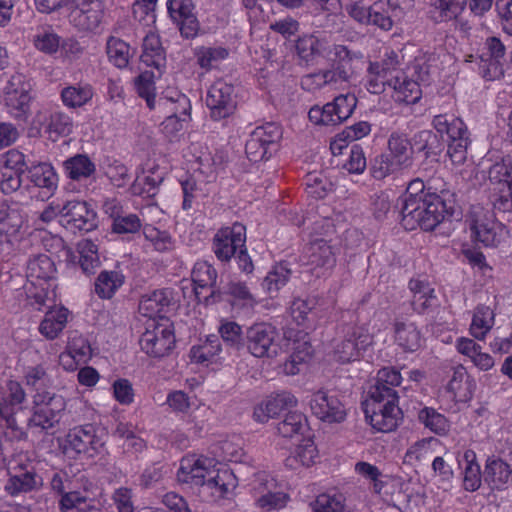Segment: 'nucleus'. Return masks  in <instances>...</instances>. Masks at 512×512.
<instances>
[{
    "instance_id": "obj_25",
    "label": "nucleus",
    "mask_w": 512,
    "mask_h": 512,
    "mask_svg": "<svg viewBox=\"0 0 512 512\" xmlns=\"http://www.w3.org/2000/svg\"><path fill=\"white\" fill-rule=\"evenodd\" d=\"M298 398L290 391L281 390L268 395L253 410V419L258 423H267L278 417L283 411L297 407Z\"/></svg>"
},
{
    "instance_id": "obj_11",
    "label": "nucleus",
    "mask_w": 512,
    "mask_h": 512,
    "mask_svg": "<svg viewBox=\"0 0 512 512\" xmlns=\"http://www.w3.org/2000/svg\"><path fill=\"white\" fill-rule=\"evenodd\" d=\"M471 238L486 248H497L506 243L510 232L506 225L488 211H475L469 220Z\"/></svg>"
},
{
    "instance_id": "obj_17",
    "label": "nucleus",
    "mask_w": 512,
    "mask_h": 512,
    "mask_svg": "<svg viewBox=\"0 0 512 512\" xmlns=\"http://www.w3.org/2000/svg\"><path fill=\"white\" fill-rule=\"evenodd\" d=\"M205 102L213 120L228 118L234 113L237 105L234 86L222 79L216 80L209 87Z\"/></svg>"
},
{
    "instance_id": "obj_39",
    "label": "nucleus",
    "mask_w": 512,
    "mask_h": 512,
    "mask_svg": "<svg viewBox=\"0 0 512 512\" xmlns=\"http://www.w3.org/2000/svg\"><path fill=\"white\" fill-rule=\"evenodd\" d=\"M445 392L456 403H466L472 399L471 381L463 365L452 367V375L445 385Z\"/></svg>"
},
{
    "instance_id": "obj_9",
    "label": "nucleus",
    "mask_w": 512,
    "mask_h": 512,
    "mask_svg": "<svg viewBox=\"0 0 512 512\" xmlns=\"http://www.w3.org/2000/svg\"><path fill=\"white\" fill-rule=\"evenodd\" d=\"M66 409V400L62 395L50 391H38L33 396L32 415L28 426L50 430L59 424Z\"/></svg>"
},
{
    "instance_id": "obj_54",
    "label": "nucleus",
    "mask_w": 512,
    "mask_h": 512,
    "mask_svg": "<svg viewBox=\"0 0 512 512\" xmlns=\"http://www.w3.org/2000/svg\"><path fill=\"white\" fill-rule=\"evenodd\" d=\"M278 432L286 438L303 436L308 429L306 416L298 411L289 412L283 421L278 424Z\"/></svg>"
},
{
    "instance_id": "obj_38",
    "label": "nucleus",
    "mask_w": 512,
    "mask_h": 512,
    "mask_svg": "<svg viewBox=\"0 0 512 512\" xmlns=\"http://www.w3.org/2000/svg\"><path fill=\"white\" fill-rule=\"evenodd\" d=\"M393 337L395 344L406 353L418 351L424 340L418 326L408 320L395 322Z\"/></svg>"
},
{
    "instance_id": "obj_46",
    "label": "nucleus",
    "mask_w": 512,
    "mask_h": 512,
    "mask_svg": "<svg viewBox=\"0 0 512 512\" xmlns=\"http://www.w3.org/2000/svg\"><path fill=\"white\" fill-rule=\"evenodd\" d=\"M318 458V451L309 437L303 438L301 443L297 445L294 451L287 457L285 465L291 469H298L300 467H310Z\"/></svg>"
},
{
    "instance_id": "obj_14",
    "label": "nucleus",
    "mask_w": 512,
    "mask_h": 512,
    "mask_svg": "<svg viewBox=\"0 0 512 512\" xmlns=\"http://www.w3.org/2000/svg\"><path fill=\"white\" fill-rule=\"evenodd\" d=\"M506 47L498 37H488L478 49V73L486 81L504 76Z\"/></svg>"
},
{
    "instance_id": "obj_16",
    "label": "nucleus",
    "mask_w": 512,
    "mask_h": 512,
    "mask_svg": "<svg viewBox=\"0 0 512 512\" xmlns=\"http://www.w3.org/2000/svg\"><path fill=\"white\" fill-rule=\"evenodd\" d=\"M488 178L493 185V205L501 212L512 211V164L502 160L491 165Z\"/></svg>"
},
{
    "instance_id": "obj_57",
    "label": "nucleus",
    "mask_w": 512,
    "mask_h": 512,
    "mask_svg": "<svg viewBox=\"0 0 512 512\" xmlns=\"http://www.w3.org/2000/svg\"><path fill=\"white\" fill-rule=\"evenodd\" d=\"M404 414L399 407L397 391L386 386V433L395 431L403 422Z\"/></svg>"
},
{
    "instance_id": "obj_44",
    "label": "nucleus",
    "mask_w": 512,
    "mask_h": 512,
    "mask_svg": "<svg viewBox=\"0 0 512 512\" xmlns=\"http://www.w3.org/2000/svg\"><path fill=\"white\" fill-rule=\"evenodd\" d=\"M140 59L146 66L154 67L157 70H161L165 66L166 57L157 34L150 32L145 36Z\"/></svg>"
},
{
    "instance_id": "obj_64",
    "label": "nucleus",
    "mask_w": 512,
    "mask_h": 512,
    "mask_svg": "<svg viewBox=\"0 0 512 512\" xmlns=\"http://www.w3.org/2000/svg\"><path fill=\"white\" fill-rule=\"evenodd\" d=\"M66 349L74 355L76 360L87 363L92 357V348L89 341L81 334L70 335Z\"/></svg>"
},
{
    "instance_id": "obj_56",
    "label": "nucleus",
    "mask_w": 512,
    "mask_h": 512,
    "mask_svg": "<svg viewBox=\"0 0 512 512\" xmlns=\"http://www.w3.org/2000/svg\"><path fill=\"white\" fill-rule=\"evenodd\" d=\"M67 176L73 180L88 178L95 172V165L86 155H75L64 162Z\"/></svg>"
},
{
    "instance_id": "obj_2",
    "label": "nucleus",
    "mask_w": 512,
    "mask_h": 512,
    "mask_svg": "<svg viewBox=\"0 0 512 512\" xmlns=\"http://www.w3.org/2000/svg\"><path fill=\"white\" fill-rule=\"evenodd\" d=\"M386 47V84L393 89L391 97L397 103L406 105L417 103L422 90L417 81L409 78L402 70L397 71L404 62L405 46L402 33L394 32Z\"/></svg>"
},
{
    "instance_id": "obj_1",
    "label": "nucleus",
    "mask_w": 512,
    "mask_h": 512,
    "mask_svg": "<svg viewBox=\"0 0 512 512\" xmlns=\"http://www.w3.org/2000/svg\"><path fill=\"white\" fill-rule=\"evenodd\" d=\"M57 268L47 254L31 256L26 264L27 283L23 286L27 303L41 310L56 300Z\"/></svg>"
},
{
    "instance_id": "obj_59",
    "label": "nucleus",
    "mask_w": 512,
    "mask_h": 512,
    "mask_svg": "<svg viewBox=\"0 0 512 512\" xmlns=\"http://www.w3.org/2000/svg\"><path fill=\"white\" fill-rule=\"evenodd\" d=\"M34 47L47 55L56 53L60 48V37L49 27H40L33 35Z\"/></svg>"
},
{
    "instance_id": "obj_32",
    "label": "nucleus",
    "mask_w": 512,
    "mask_h": 512,
    "mask_svg": "<svg viewBox=\"0 0 512 512\" xmlns=\"http://www.w3.org/2000/svg\"><path fill=\"white\" fill-rule=\"evenodd\" d=\"M307 271L316 278L326 276L335 265L331 246L324 239L311 242L305 252Z\"/></svg>"
},
{
    "instance_id": "obj_8",
    "label": "nucleus",
    "mask_w": 512,
    "mask_h": 512,
    "mask_svg": "<svg viewBox=\"0 0 512 512\" xmlns=\"http://www.w3.org/2000/svg\"><path fill=\"white\" fill-rule=\"evenodd\" d=\"M157 105V110L168 114L161 123V131L172 140L183 130L189 118L190 100L177 90H167L158 98Z\"/></svg>"
},
{
    "instance_id": "obj_23",
    "label": "nucleus",
    "mask_w": 512,
    "mask_h": 512,
    "mask_svg": "<svg viewBox=\"0 0 512 512\" xmlns=\"http://www.w3.org/2000/svg\"><path fill=\"white\" fill-rule=\"evenodd\" d=\"M61 225L73 233L91 231L97 227L96 213L85 201H67L64 203Z\"/></svg>"
},
{
    "instance_id": "obj_42",
    "label": "nucleus",
    "mask_w": 512,
    "mask_h": 512,
    "mask_svg": "<svg viewBox=\"0 0 512 512\" xmlns=\"http://www.w3.org/2000/svg\"><path fill=\"white\" fill-rule=\"evenodd\" d=\"M467 0H435L429 10L430 19L436 23L456 20L464 11Z\"/></svg>"
},
{
    "instance_id": "obj_47",
    "label": "nucleus",
    "mask_w": 512,
    "mask_h": 512,
    "mask_svg": "<svg viewBox=\"0 0 512 512\" xmlns=\"http://www.w3.org/2000/svg\"><path fill=\"white\" fill-rule=\"evenodd\" d=\"M390 151L389 158L386 157V175L397 166L407 164L409 160L410 142L404 135L392 134L388 140Z\"/></svg>"
},
{
    "instance_id": "obj_5",
    "label": "nucleus",
    "mask_w": 512,
    "mask_h": 512,
    "mask_svg": "<svg viewBox=\"0 0 512 512\" xmlns=\"http://www.w3.org/2000/svg\"><path fill=\"white\" fill-rule=\"evenodd\" d=\"M426 180L415 178L407 186L403 198L399 199L400 208L397 218L406 231L420 228L425 231L424 219L427 217L426 204L428 203Z\"/></svg>"
},
{
    "instance_id": "obj_12",
    "label": "nucleus",
    "mask_w": 512,
    "mask_h": 512,
    "mask_svg": "<svg viewBox=\"0 0 512 512\" xmlns=\"http://www.w3.org/2000/svg\"><path fill=\"white\" fill-rule=\"evenodd\" d=\"M276 327L268 323H256L245 333L248 352L256 358H275L284 352Z\"/></svg>"
},
{
    "instance_id": "obj_60",
    "label": "nucleus",
    "mask_w": 512,
    "mask_h": 512,
    "mask_svg": "<svg viewBox=\"0 0 512 512\" xmlns=\"http://www.w3.org/2000/svg\"><path fill=\"white\" fill-rule=\"evenodd\" d=\"M291 270L286 263H278L272 267L264 278L262 286L270 294L277 293L289 281Z\"/></svg>"
},
{
    "instance_id": "obj_20",
    "label": "nucleus",
    "mask_w": 512,
    "mask_h": 512,
    "mask_svg": "<svg viewBox=\"0 0 512 512\" xmlns=\"http://www.w3.org/2000/svg\"><path fill=\"white\" fill-rule=\"evenodd\" d=\"M82 485L70 489L64 493L59 500V509L62 512H67L76 509L77 512H95L99 511L102 507V502L99 495L96 493V488L87 479H81Z\"/></svg>"
},
{
    "instance_id": "obj_43",
    "label": "nucleus",
    "mask_w": 512,
    "mask_h": 512,
    "mask_svg": "<svg viewBox=\"0 0 512 512\" xmlns=\"http://www.w3.org/2000/svg\"><path fill=\"white\" fill-rule=\"evenodd\" d=\"M69 311L64 307L49 310L40 322L39 333L48 340L56 339L65 328Z\"/></svg>"
},
{
    "instance_id": "obj_4",
    "label": "nucleus",
    "mask_w": 512,
    "mask_h": 512,
    "mask_svg": "<svg viewBox=\"0 0 512 512\" xmlns=\"http://www.w3.org/2000/svg\"><path fill=\"white\" fill-rule=\"evenodd\" d=\"M26 393L17 381H9L0 388V433L10 440H22L26 432L16 420V414L23 409Z\"/></svg>"
},
{
    "instance_id": "obj_27",
    "label": "nucleus",
    "mask_w": 512,
    "mask_h": 512,
    "mask_svg": "<svg viewBox=\"0 0 512 512\" xmlns=\"http://www.w3.org/2000/svg\"><path fill=\"white\" fill-rule=\"evenodd\" d=\"M217 466L214 458L198 455H186L180 461L177 479L181 483L203 486L208 473Z\"/></svg>"
},
{
    "instance_id": "obj_51",
    "label": "nucleus",
    "mask_w": 512,
    "mask_h": 512,
    "mask_svg": "<svg viewBox=\"0 0 512 512\" xmlns=\"http://www.w3.org/2000/svg\"><path fill=\"white\" fill-rule=\"evenodd\" d=\"M221 350L217 337L209 336L203 343L193 346L189 355L192 362L208 366L215 361Z\"/></svg>"
},
{
    "instance_id": "obj_22",
    "label": "nucleus",
    "mask_w": 512,
    "mask_h": 512,
    "mask_svg": "<svg viewBox=\"0 0 512 512\" xmlns=\"http://www.w3.org/2000/svg\"><path fill=\"white\" fill-rule=\"evenodd\" d=\"M276 486L275 480L266 472L255 474L252 482L255 504L264 512L284 508L289 500V496L280 491H272Z\"/></svg>"
},
{
    "instance_id": "obj_33",
    "label": "nucleus",
    "mask_w": 512,
    "mask_h": 512,
    "mask_svg": "<svg viewBox=\"0 0 512 512\" xmlns=\"http://www.w3.org/2000/svg\"><path fill=\"white\" fill-rule=\"evenodd\" d=\"M174 293L171 288L156 289L142 295L139 302V312L148 320L165 318L169 307L174 303Z\"/></svg>"
},
{
    "instance_id": "obj_35",
    "label": "nucleus",
    "mask_w": 512,
    "mask_h": 512,
    "mask_svg": "<svg viewBox=\"0 0 512 512\" xmlns=\"http://www.w3.org/2000/svg\"><path fill=\"white\" fill-rule=\"evenodd\" d=\"M194 294L198 302L207 301L214 294L217 279L215 268L207 261H198L192 270Z\"/></svg>"
},
{
    "instance_id": "obj_29",
    "label": "nucleus",
    "mask_w": 512,
    "mask_h": 512,
    "mask_svg": "<svg viewBox=\"0 0 512 512\" xmlns=\"http://www.w3.org/2000/svg\"><path fill=\"white\" fill-rule=\"evenodd\" d=\"M43 484L42 477L37 473L33 461H20L12 468L5 490L12 496L38 489Z\"/></svg>"
},
{
    "instance_id": "obj_6",
    "label": "nucleus",
    "mask_w": 512,
    "mask_h": 512,
    "mask_svg": "<svg viewBox=\"0 0 512 512\" xmlns=\"http://www.w3.org/2000/svg\"><path fill=\"white\" fill-rule=\"evenodd\" d=\"M27 234V219L15 203H0V259L9 257Z\"/></svg>"
},
{
    "instance_id": "obj_58",
    "label": "nucleus",
    "mask_w": 512,
    "mask_h": 512,
    "mask_svg": "<svg viewBox=\"0 0 512 512\" xmlns=\"http://www.w3.org/2000/svg\"><path fill=\"white\" fill-rule=\"evenodd\" d=\"M154 78L155 76L152 72L144 71L134 80V87L137 94L146 101L147 106L151 110L158 108Z\"/></svg>"
},
{
    "instance_id": "obj_19",
    "label": "nucleus",
    "mask_w": 512,
    "mask_h": 512,
    "mask_svg": "<svg viewBox=\"0 0 512 512\" xmlns=\"http://www.w3.org/2000/svg\"><path fill=\"white\" fill-rule=\"evenodd\" d=\"M31 85L21 74L11 76L3 90L7 112L16 119L25 118L29 111Z\"/></svg>"
},
{
    "instance_id": "obj_52",
    "label": "nucleus",
    "mask_w": 512,
    "mask_h": 512,
    "mask_svg": "<svg viewBox=\"0 0 512 512\" xmlns=\"http://www.w3.org/2000/svg\"><path fill=\"white\" fill-rule=\"evenodd\" d=\"M327 44L326 37L314 34L304 35L298 39L296 49L302 59L309 61L316 55H325Z\"/></svg>"
},
{
    "instance_id": "obj_24",
    "label": "nucleus",
    "mask_w": 512,
    "mask_h": 512,
    "mask_svg": "<svg viewBox=\"0 0 512 512\" xmlns=\"http://www.w3.org/2000/svg\"><path fill=\"white\" fill-rule=\"evenodd\" d=\"M309 406L312 414L326 423H340L347 415L339 398L322 389L311 394Z\"/></svg>"
},
{
    "instance_id": "obj_31",
    "label": "nucleus",
    "mask_w": 512,
    "mask_h": 512,
    "mask_svg": "<svg viewBox=\"0 0 512 512\" xmlns=\"http://www.w3.org/2000/svg\"><path fill=\"white\" fill-rule=\"evenodd\" d=\"M33 126L38 132L44 130L54 141L73 131V121L70 116L64 112L49 109H42L36 113L33 118Z\"/></svg>"
},
{
    "instance_id": "obj_37",
    "label": "nucleus",
    "mask_w": 512,
    "mask_h": 512,
    "mask_svg": "<svg viewBox=\"0 0 512 512\" xmlns=\"http://www.w3.org/2000/svg\"><path fill=\"white\" fill-rule=\"evenodd\" d=\"M28 178L35 187L41 189L42 200L49 199L57 190L58 175L49 163L32 165L28 169Z\"/></svg>"
},
{
    "instance_id": "obj_18",
    "label": "nucleus",
    "mask_w": 512,
    "mask_h": 512,
    "mask_svg": "<svg viewBox=\"0 0 512 512\" xmlns=\"http://www.w3.org/2000/svg\"><path fill=\"white\" fill-rule=\"evenodd\" d=\"M237 486L238 479L233 471L217 461V466L208 473L201 493L212 502H220L232 498Z\"/></svg>"
},
{
    "instance_id": "obj_50",
    "label": "nucleus",
    "mask_w": 512,
    "mask_h": 512,
    "mask_svg": "<svg viewBox=\"0 0 512 512\" xmlns=\"http://www.w3.org/2000/svg\"><path fill=\"white\" fill-rule=\"evenodd\" d=\"M418 420L432 433L445 436L450 430V421L435 408L425 406L418 412Z\"/></svg>"
},
{
    "instance_id": "obj_55",
    "label": "nucleus",
    "mask_w": 512,
    "mask_h": 512,
    "mask_svg": "<svg viewBox=\"0 0 512 512\" xmlns=\"http://www.w3.org/2000/svg\"><path fill=\"white\" fill-rule=\"evenodd\" d=\"M93 97V89L88 84H77L65 87L61 92L63 104L69 108H77L88 103Z\"/></svg>"
},
{
    "instance_id": "obj_63",
    "label": "nucleus",
    "mask_w": 512,
    "mask_h": 512,
    "mask_svg": "<svg viewBox=\"0 0 512 512\" xmlns=\"http://www.w3.org/2000/svg\"><path fill=\"white\" fill-rule=\"evenodd\" d=\"M410 289L414 292L413 308L418 313H424L436 301L434 289L424 286L421 282H410Z\"/></svg>"
},
{
    "instance_id": "obj_28",
    "label": "nucleus",
    "mask_w": 512,
    "mask_h": 512,
    "mask_svg": "<svg viewBox=\"0 0 512 512\" xmlns=\"http://www.w3.org/2000/svg\"><path fill=\"white\" fill-rule=\"evenodd\" d=\"M361 404L366 423L376 432L384 431V384L380 379L364 392Z\"/></svg>"
},
{
    "instance_id": "obj_36",
    "label": "nucleus",
    "mask_w": 512,
    "mask_h": 512,
    "mask_svg": "<svg viewBox=\"0 0 512 512\" xmlns=\"http://www.w3.org/2000/svg\"><path fill=\"white\" fill-rule=\"evenodd\" d=\"M483 480L491 490L503 491L512 483V468L501 458L488 457L483 471Z\"/></svg>"
},
{
    "instance_id": "obj_45",
    "label": "nucleus",
    "mask_w": 512,
    "mask_h": 512,
    "mask_svg": "<svg viewBox=\"0 0 512 512\" xmlns=\"http://www.w3.org/2000/svg\"><path fill=\"white\" fill-rule=\"evenodd\" d=\"M347 13L359 23L373 24L380 28L384 26V4L376 1L368 9L355 2L346 7Z\"/></svg>"
},
{
    "instance_id": "obj_21",
    "label": "nucleus",
    "mask_w": 512,
    "mask_h": 512,
    "mask_svg": "<svg viewBox=\"0 0 512 512\" xmlns=\"http://www.w3.org/2000/svg\"><path fill=\"white\" fill-rule=\"evenodd\" d=\"M104 440L96 434L91 425L75 427L66 436L64 449L66 453L84 454L93 458L104 449Z\"/></svg>"
},
{
    "instance_id": "obj_7",
    "label": "nucleus",
    "mask_w": 512,
    "mask_h": 512,
    "mask_svg": "<svg viewBox=\"0 0 512 512\" xmlns=\"http://www.w3.org/2000/svg\"><path fill=\"white\" fill-rule=\"evenodd\" d=\"M175 343L174 328L167 318L148 320L139 339L141 350L153 358L168 356Z\"/></svg>"
},
{
    "instance_id": "obj_10",
    "label": "nucleus",
    "mask_w": 512,
    "mask_h": 512,
    "mask_svg": "<svg viewBox=\"0 0 512 512\" xmlns=\"http://www.w3.org/2000/svg\"><path fill=\"white\" fill-rule=\"evenodd\" d=\"M433 127L439 133L442 142L431 131L419 133V139L424 142L421 149L426 155L440 153L444 142L468 135V130L461 118L454 114L444 113L434 116Z\"/></svg>"
},
{
    "instance_id": "obj_30",
    "label": "nucleus",
    "mask_w": 512,
    "mask_h": 512,
    "mask_svg": "<svg viewBox=\"0 0 512 512\" xmlns=\"http://www.w3.org/2000/svg\"><path fill=\"white\" fill-rule=\"evenodd\" d=\"M69 6V21L79 30L90 31L99 26L103 13L100 0H72Z\"/></svg>"
},
{
    "instance_id": "obj_13",
    "label": "nucleus",
    "mask_w": 512,
    "mask_h": 512,
    "mask_svg": "<svg viewBox=\"0 0 512 512\" xmlns=\"http://www.w3.org/2000/svg\"><path fill=\"white\" fill-rule=\"evenodd\" d=\"M369 337L356 326L344 327L330 343L328 356L331 360L346 364L356 361L368 344Z\"/></svg>"
},
{
    "instance_id": "obj_41",
    "label": "nucleus",
    "mask_w": 512,
    "mask_h": 512,
    "mask_svg": "<svg viewBox=\"0 0 512 512\" xmlns=\"http://www.w3.org/2000/svg\"><path fill=\"white\" fill-rule=\"evenodd\" d=\"M495 317L496 313L491 307L478 304L474 308L469 326L470 335L478 341H484L495 325Z\"/></svg>"
},
{
    "instance_id": "obj_62",
    "label": "nucleus",
    "mask_w": 512,
    "mask_h": 512,
    "mask_svg": "<svg viewBox=\"0 0 512 512\" xmlns=\"http://www.w3.org/2000/svg\"><path fill=\"white\" fill-rule=\"evenodd\" d=\"M107 55L116 67L124 68L129 63L130 47L123 40L111 37L107 41Z\"/></svg>"
},
{
    "instance_id": "obj_48",
    "label": "nucleus",
    "mask_w": 512,
    "mask_h": 512,
    "mask_svg": "<svg viewBox=\"0 0 512 512\" xmlns=\"http://www.w3.org/2000/svg\"><path fill=\"white\" fill-rule=\"evenodd\" d=\"M124 281L125 277L120 271L103 270L95 280V293L101 299H111Z\"/></svg>"
},
{
    "instance_id": "obj_15",
    "label": "nucleus",
    "mask_w": 512,
    "mask_h": 512,
    "mask_svg": "<svg viewBox=\"0 0 512 512\" xmlns=\"http://www.w3.org/2000/svg\"><path fill=\"white\" fill-rule=\"evenodd\" d=\"M356 105L357 98L354 94H342L322 107H312L308 117L316 125H338L352 115Z\"/></svg>"
},
{
    "instance_id": "obj_26",
    "label": "nucleus",
    "mask_w": 512,
    "mask_h": 512,
    "mask_svg": "<svg viewBox=\"0 0 512 512\" xmlns=\"http://www.w3.org/2000/svg\"><path fill=\"white\" fill-rule=\"evenodd\" d=\"M246 228L241 223L221 228L214 237L213 250L221 261H228L238 250L244 248Z\"/></svg>"
},
{
    "instance_id": "obj_49",
    "label": "nucleus",
    "mask_w": 512,
    "mask_h": 512,
    "mask_svg": "<svg viewBox=\"0 0 512 512\" xmlns=\"http://www.w3.org/2000/svg\"><path fill=\"white\" fill-rule=\"evenodd\" d=\"M163 181V173L159 167L154 163L148 161L133 184V192L135 194H151L161 182Z\"/></svg>"
},
{
    "instance_id": "obj_61",
    "label": "nucleus",
    "mask_w": 512,
    "mask_h": 512,
    "mask_svg": "<svg viewBox=\"0 0 512 512\" xmlns=\"http://www.w3.org/2000/svg\"><path fill=\"white\" fill-rule=\"evenodd\" d=\"M224 47H199L195 50L197 63L203 69L209 70L228 57Z\"/></svg>"
},
{
    "instance_id": "obj_34",
    "label": "nucleus",
    "mask_w": 512,
    "mask_h": 512,
    "mask_svg": "<svg viewBox=\"0 0 512 512\" xmlns=\"http://www.w3.org/2000/svg\"><path fill=\"white\" fill-rule=\"evenodd\" d=\"M167 8L182 36L192 38L197 34L198 21L192 12V0H168Z\"/></svg>"
},
{
    "instance_id": "obj_40",
    "label": "nucleus",
    "mask_w": 512,
    "mask_h": 512,
    "mask_svg": "<svg viewBox=\"0 0 512 512\" xmlns=\"http://www.w3.org/2000/svg\"><path fill=\"white\" fill-rule=\"evenodd\" d=\"M459 464L462 465V487L467 492H475L480 489L483 479V472L477 461L474 450L466 449L463 452Z\"/></svg>"
},
{
    "instance_id": "obj_3",
    "label": "nucleus",
    "mask_w": 512,
    "mask_h": 512,
    "mask_svg": "<svg viewBox=\"0 0 512 512\" xmlns=\"http://www.w3.org/2000/svg\"><path fill=\"white\" fill-rule=\"evenodd\" d=\"M428 203L427 217L424 219L425 231H433L444 220L454 214L455 194L441 176L433 175L426 180Z\"/></svg>"
},
{
    "instance_id": "obj_53",
    "label": "nucleus",
    "mask_w": 512,
    "mask_h": 512,
    "mask_svg": "<svg viewBox=\"0 0 512 512\" xmlns=\"http://www.w3.org/2000/svg\"><path fill=\"white\" fill-rule=\"evenodd\" d=\"M79 265L85 274H92L100 265L98 246L89 239H83L77 244Z\"/></svg>"
}]
</instances>
